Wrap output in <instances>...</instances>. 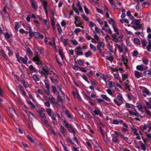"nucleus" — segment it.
Returning a JSON list of instances; mask_svg holds the SVG:
<instances>
[{
    "label": "nucleus",
    "mask_w": 151,
    "mask_h": 151,
    "mask_svg": "<svg viewBox=\"0 0 151 151\" xmlns=\"http://www.w3.org/2000/svg\"><path fill=\"white\" fill-rule=\"evenodd\" d=\"M114 45L116 47H117L120 52H124L125 54L127 52V49L123 44H122L121 45H120L116 43Z\"/></svg>",
    "instance_id": "f257e3e1"
},
{
    "label": "nucleus",
    "mask_w": 151,
    "mask_h": 151,
    "mask_svg": "<svg viewBox=\"0 0 151 151\" xmlns=\"http://www.w3.org/2000/svg\"><path fill=\"white\" fill-rule=\"evenodd\" d=\"M147 39L148 42L146 48L148 52H150L151 51V34H148Z\"/></svg>",
    "instance_id": "f03ea898"
},
{
    "label": "nucleus",
    "mask_w": 151,
    "mask_h": 151,
    "mask_svg": "<svg viewBox=\"0 0 151 151\" xmlns=\"http://www.w3.org/2000/svg\"><path fill=\"white\" fill-rule=\"evenodd\" d=\"M57 93L58 95L57 98L58 101L63 103V99L65 98V95L64 93L61 91L57 92Z\"/></svg>",
    "instance_id": "7ed1b4c3"
},
{
    "label": "nucleus",
    "mask_w": 151,
    "mask_h": 151,
    "mask_svg": "<svg viewBox=\"0 0 151 151\" xmlns=\"http://www.w3.org/2000/svg\"><path fill=\"white\" fill-rule=\"evenodd\" d=\"M136 69L139 71H142L146 70L148 69V67L147 65H144L143 64L138 65L136 67Z\"/></svg>",
    "instance_id": "20e7f679"
},
{
    "label": "nucleus",
    "mask_w": 151,
    "mask_h": 151,
    "mask_svg": "<svg viewBox=\"0 0 151 151\" xmlns=\"http://www.w3.org/2000/svg\"><path fill=\"white\" fill-rule=\"evenodd\" d=\"M82 48L80 46L77 47L75 49V52L78 56L82 55H83V52L81 50Z\"/></svg>",
    "instance_id": "39448f33"
},
{
    "label": "nucleus",
    "mask_w": 151,
    "mask_h": 151,
    "mask_svg": "<svg viewBox=\"0 0 151 151\" xmlns=\"http://www.w3.org/2000/svg\"><path fill=\"white\" fill-rule=\"evenodd\" d=\"M33 60L37 65H40L42 64V62L39 57L37 55L34 57Z\"/></svg>",
    "instance_id": "423d86ee"
},
{
    "label": "nucleus",
    "mask_w": 151,
    "mask_h": 151,
    "mask_svg": "<svg viewBox=\"0 0 151 151\" xmlns=\"http://www.w3.org/2000/svg\"><path fill=\"white\" fill-rule=\"evenodd\" d=\"M127 110L129 111V114L131 115H134L137 117H138L140 116L139 114L138 113L136 110H135V112L130 110L128 109H127Z\"/></svg>",
    "instance_id": "0eeeda50"
},
{
    "label": "nucleus",
    "mask_w": 151,
    "mask_h": 151,
    "mask_svg": "<svg viewBox=\"0 0 151 151\" xmlns=\"http://www.w3.org/2000/svg\"><path fill=\"white\" fill-rule=\"evenodd\" d=\"M134 74L136 77L137 78H140L143 77V74L141 72H139L137 70H135L134 71Z\"/></svg>",
    "instance_id": "6e6552de"
},
{
    "label": "nucleus",
    "mask_w": 151,
    "mask_h": 151,
    "mask_svg": "<svg viewBox=\"0 0 151 151\" xmlns=\"http://www.w3.org/2000/svg\"><path fill=\"white\" fill-rule=\"evenodd\" d=\"M33 36L36 38H38L39 37H40L42 39L44 38V36L39 32H35L33 33Z\"/></svg>",
    "instance_id": "1a4fd4ad"
},
{
    "label": "nucleus",
    "mask_w": 151,
    "mask_h": 151,
    "mask_svg": "<svg viewBox=\"0 0 151 151\" xmlns=\"http://www.w3.org/2000/svg\"><path fill=\"white\" fill-rule=\"evenodd\" d=\"M142 92L143 93V95L144 96H146V94L148 96H150L151 93L147 89L145 88H144V89L142 90Z\"/></svg>",
    "instance_id": "9d476101"
},
{
    "label": "nucleus",
    "mask_w": 151,
    "mask_h": 151,
    "mask_svg": "<svg viewBox=\"0 0 151 151\" xmlns=\"http://www.w3.org/2000/svg\"><path fill=\"white\" fill-rule=\"evenodd\" d=\"M75 21L74 22V23L76 25L77 27L80 26V25L82 23V22L78 20V18L77 17H75Z\"/></svg>",
    "instance_id": "9b49d317"
},
{
    "label": "nucleus",
    "mask_w": 151,
    "mask_h": 151,
    "mask_svg": "<svg viewBox=\"0 0 151 151\" xmlns=\"http://www.w3.org/2000/svg\"><path fill=\"white\" fill-rule=\"evenodd\" d=\"M143 74L145 77L147 78H149L151 76V72L149 70H147L144 71Z\"/></svg>",
    "instance_id": "f8f14e48"
},
{
    "label": "nucleus",
    "mask_w": 151,
    "mask_h": 151,
    "mask_svg": "<svg viewBox=\"0 0 151 151\" xmlns=\"http://www.w3.org/2000/svg\"><path fill=\"white\" fill-rule=\"evenodd\" d=\"M122 60L123 62L124 63V64L126 66H127V62L128 61L127 59L125 58V55H123L122 56Z\"/></svg>",
    "instance_id": "ddd939ff"
},
{
    "label": "nucleus",
    "mask_w": 151,
    "mask_h": 151,
    "mask_svg": "<svg viewBox=\"0 0 151 151\" xmlns=\"http://www.w3.org/2000/svg\"><path fill=\"white\" fill-rule=\"evenodd\" d=\"M141 42L143 48L145 49L147 44L146 40L145 39H142L141 40Z\"/></svg>",
    "instance_id": "4468645a"
},
{
    "label": "nucleus",
    "mask_w": 151,
    "mask_h": 151,
    "mask_svg": "<svg viewBox=\"0 0 151 151\" xmlns=\"http://www.w3.org/2000/svg\"><path fill=\"white\" fill-rule=\"evenodd\" d=\"M48 100L50 101V102L54 104H56V103L55 102V99L52 96H50Z\"/></svg>",
    "instance_id": "2eb2a0df"
},
{
    "label": "nucleus",
    "mask_w": 151,
    "mask_h": 151,
    "mask_svg": "<svg viewBox=\"0 0 151 151\" xmlns=\"http://www.w3.org/2000/svg\"><path fill=\"white\" fill-rule=\"evenodd\" d=\"M50 116L51 117V118L52 120L55 121H56L57 120V119L56 118V116H57L59 117H60V116L59 114H57L56 115L54 113H52V114L51 115V116Z\"/></svg>",
    "instance_id": "dca6fc26"
},
{
    "label": "nucleus",
    "mask_w": 151,
    "mask_h": 151,
    "mask_svg": "<svg viewBox=\"0 0 151 151\" xmlns=\"http://www.w3.org/2000/svg\"><path fill=\"white\" fill-rule=\"evenodd\" d=\"M68 131L70 133H73V135H75V134L76 133V129L73 127L72 126L68 129Z\"/></svg>",
    "instance_id": "f3484780"
},
{
    "label": "nucleus",
    "mask_w": 151,
    "mask_h": 151,
    "mask_svg": "<svg viewBox=\"0 0 151 151\" xmlns=\"http://www.w3.org/2000/svg\"><path fill=\"white\" fill-rule=\"evenodd\" d=\"M133 42L134 43L137 45H140L141 44V42L139 39L134 38L133 39Z\"/></svg>",
    "instance_id": "a211bd4d"
},
{
    "label": "nucleus",
    "mask_w": 151,
    "mask_h": 151,
    "mask_svg": "<svg viewBox=\"0 0 151 151\" xmlns=\"http://www.w3.org/2000/svg\"><path fill=\"white\" fill-rule=\"evenodd\" d=\"M20 59H21V61H22L23 63L24 64H26L27 63L28 58L26 56H25L24 58L21 57Z\"/></svg>",
    "instance_id": "6ab92c4d"
},
{
    "label": "nucleus",
    "mask_w": 151,
    "mask_h": 151,
    "mask_svg": "<svg viewBox=\"0 0 151 151\" xmlns=\"http://www.w3.org/2000/svg\"><path fill=\"white\" fill-rule=\"evenodd\" d=\"M116 98L117 99H118L120 101L122 102L123 100V99L122 95L120 93H119L116 96Z\"/></svg>",
    "instance_id": "aec40b11"
},
{
    "label": "nucleus",
    "mask_w": 151,
    "mask_h": 151,
    "mask_svg": "<svg viewBox=\"0 0 151 151\" xmlns=\"http://www.w3.org/2000/svg\"><path fill=\"white\" fill-rule=\"evenodd\" d=\"M59 53L62 59L63 60L65 58L64 55L63 54V52L62 50L61 49H60L59 50Z\"/></svg>",
    "instance_id": "412c9836"
},
{
    "label": "nucleus",
    "mask_w": 151,
    "mask_h": 151,
    "mask_svg": "<svg viewBox=\"0 0 151 151\" xmlns=\"http://www.w3.org/2000/svg\"><path fill=\"white\" fill-rule=\"evenodd\" d=\"M31 6L33 8L35 9H37V5L33 1H31Z\"/></svg>",
    "instance_id": "4be33fe9"
},
{
    "label": "nucleus",
    "mask_w": 151,
    "mask_h": 151,
    "mask_svg": "<svg viewBox=\"0 0 151 151\" xmlns=\"http://www.w3.org/2000/svg\"><path fill=\"white\" fill-rule=\"evenodd\" d=\"M142 61L143 63L145 64L144 65H147L148 64V61L147 59L145 58H142Z\"/></svg>",
    "instance_id": "5701e85b"
},
{
    "label": "nucleus",
    "mask_w": 151,
    "mask_h": 151,
    "mask_svg": "<svg viewBox=\"0 0 151 151\" xmlns=\"http://www.w3.org/2000/svg\"><path fill=\"white\" fill-rule=\"evenodd\" d=\"M60 131L61 132L63 135H64L65 133L66 132V130L62 125H61L60 126Z\"/></svg>",
    "instance_id": "b1692460"
},
{
    "label": "nucleus",
    "mask_w": 151,
    "mask_h": 151,
    "mask_svg": "<svg viewBox=\"0 0 151 151\" xmlns=\"http://www.w3.org/2000/svg\"><path fill=\"white\" fill-rule=\"evenodd\" d=\"M124 85L125 88L127 89H128L129 90V82L128 80H127L124 82Z\"/></svg>",
    "instance_id": "393cba45"
},
{
    "label": "nucleus",
    "mask_w": 151,
    "mask_h": 151,
    "mask_svg": "<svg viewBox=\"0 0 151 151\" xmlns=\"http://www.w3.org/2000/svg\"><path fill=\"white\" fill-rule=\"evenodd\" d=\"M27 103L30 105L31 107L32 108L35 109L36 108L35 106L33 104V103L30 101H27Z\"/></svg>",
    "instance_id": "a878e982"
},
{
    "label": "nucleus",
    "mask_w": 151,
    "mask_h": 151,
    "mask_svg": "<svg viewBox=\"0 0 151 151\" xmlns=\"http://www.w3.org/2000/svg\"><path fill=\"white\" fill-rule=\"evenodd\" d=\"M72 8L73 10L75 11V13L78 15H79V12L77 9V8L76 7V6L74 5H73L72 6Z\"/></svg>",
    "instance_id": "bb28decb"
},
{
    "label": "nucleus",
    "mask_w": 151,
    "mask_h": 151,
    "mask_svg": "<svg viewBox=\"0 0 151 151\" xmlns=\"http://www.w3.org/2000/svg\"><path fill=\"white\" fill-rule=\"evenodd\" d=\"M77 6L79 9V10L80 12H83V9L82 8L81 4L80 3L79 1L78 2L77 4Z\"/></svg>",
    "instance_id": "cd10ccee"
},
{
    "label": "nucleus",
    "mask_w": 151,
    "mask_h": 151,
    "mask_svg": "<svg viewBox=\"0 0 151 151\" xmlns=\"http://www.w3.org/2000/svg\"><path fill=\"white\" fill-rule=\"evenodd\" d=\"M93 72L92 70H90L88 73H87V75L91 78H92L91 76L93 75Z\"/></svg>",
    "instance_id": "c85d7f7f"
},
{
    "label": "nucleus",
    "mask_w": 151,
    "mask_h": 151,
    "mask_svg": "<svg viewBox=\"0 0 151 151\" xmlns=\"http://www.w3.org/2000/svg\"><path fill=\"white\" fill-rule=\"evenodd\" d=\"M120 21L122 24L124 23L128 24L129 22V20L127 19H120Z\"/></svg>",
    "instance_id": "c756f323"
},
{
    "label": "nucleus",
    "mask_w": 151,
    "mask_h": 151,
    "mask_svg": "<svg viewBox=\"0 0 151 151\" xmlns=\"http://www.w3.org/2000/svg\"><path fill=\"white\" fill-rule=\"evenodd\" d=\"M46 111L47 113L48 114L49 116H51V115L52 114V110L50 109H46Z\"/></svg>",
    "instance_id": "7c9ffc66"
},
{
    "label": "nucleus",
    "mask_w": 151,
    "mask_h": 151,
    "mask_svg": "<svg viewBox=\"0 0 151 151\" xmlns=\"http://www.w3.org/2000/svg\"><path fill=\"white\" fill-rule=\"evenodd\" d=\"M124 32L127 35H131L132 34V32L131 31H128L126 28H124Z\"/></svg>",
    "instance_id": "2f4dec72"
},
{
    "label": "nucleus",
    "mask_w": 151,
    "mask_h": 151,
    "mask_svg": "<svg viewBox=\"0 0 151 151\" xmlns=\"http://www.w3.org/2000/svg\"><path fill=\"white\" fill-rule=\"evenodd\" d=\"M29 69L31 71H32V72H36V69L34 68L32 65H31L29 66Z\"/></svg>",
    "instance_id": "473e14b6"
},
{
    "label": "nucleus",
    "mask_w": 151,
    "mask_h": 151,
    "mask_svg": "<svg viewBox=\"0 0 151 151\" xmlns=\"http://www.w3.org/2000/svg\"><path fill=\"white\" fill-rule=\"evenodd\" d=\"M113 27L114 32L116 33L117 35H119V33L118 32L119 29L116 27L115 26H113Z\"/></svg>",
    "instance_id": "72a5a7b5"
},
{
    "label": "nucleus",
    "mask_w": 151,
    "mask_h": 151,
    "mask_svg": "<svg viewBox=\"0 0 151 151\" xmlns=\"http://www.w3.org/2000/svg\"><path fill=\"white\" fill-rule=\"evenodd\" d=\"M141 19H135L134 21V23L137 26H141L140 25V22Z\"/></svg>",
    "instance_id": "f704fd0d"
},
{
    "label": "nucleus",
    "mask_w": 151,
    "mask_h": 151,
    "mask_svg": "<svg viewBox=\"0 0 151 151\" xmlns=\"http://www.w3.org/2000/svg\"><path fill=\"white\" fill-rule=\"evenodd\" d=\"M109 19L110 20L108 21L109 24H111L112 25V27H113V26H115L114 24L115 22L113 19L111 18H110Z\"/></svg>",
    "instance_id": "c9c22d12"
},
{
    "label": "nucleus",
    "mask_w": 151,
    "mask_h": 151,
    "mask_svg": "<svg viewBox=\"0 0 151 151\" xmlns=\"http://www.w3.org/2000/svg\"><path fill=\"white\" fill-rule=\"evenodd\" d=\"M136 107L139 110L142 109V107L141 104L138 102L136 103Z\"/></svg>",
    "instance_id": "e433bc0d"
},
{
    "label": "nucleus",
    "mask_w": 151,
    "mask_h": 151,
    "mask_svg": "<svg viewBox=\"0 0 151 151\" xmlns=\"http://www.w3.org/2000/svg\"><path fill=\"white\" fill-rule=\"evenodd\" d=\"M127 46L131 47L132 46V44L129 39H127L125 40Z\"/></svg>",
    "instance_id": "4c0bfd02"
},
{
    "label": "nucleus",
    "mask_w": 151,
    "mask_h": 151,
    "mask_svg": "<svg viewBox=\"0 0 151 151\" xmlns=\"http://www.w3.org/2000/svg\"><path fill=\"white\" fill-rule=\"evenodd\" d=\"M93 32L95 34H98L99 33V28L98 27L96 26L95 28V31H94Z\"/></svg>",
    "instance_id": "58836bf2"
},
{
    "label": "nucleus",
    "mask_w": 151,
    "mask_h": 151,
    "mask_svg": "<svg viewBox=\"0 0 151 151\" xmlns=\"http://www.w3.org/2000/svg\"><path fill=\"white\" fill-rule=\"evenodd\" d=\"M90 48L93 51H95L96 50V47L94 46L92 44H90Z\"/></svg>",
    "instance_id": "ea45409f"
},
{
    "label": "nucleus",
    "mask_w": 151,
    "mask_h": 151,
    "mask_svg": "<svg viewBox=\"0 0 151 151\" xmlns=\"http://www.w3.org/2000/svg\"><path fill=\"white\" fill-rule=\"evenodd\" d=\"M22 82H23V85L25 87L27 88L28 87L29 84L27 82H26L24 80H22Z\"/></svg>",
    "instance_id": "a19ab883"
},
{
    "label": "nucleus",
    "mask_w": 151,
    "mask_h": 151,
    "mask_svg": "<svg viewBox=\"0 0 151 151\" xmlns=\"http://www.w3.org/2000/svg\"><path fill=\"white\" fill-rule=\"evenodd\" d=\"M50 78L52 82L55 84H56L58 82V81H57L56 79H55L53 78H52L51 77H50Z\"/></svg>",
    "instance_id": "79ce46f5"
},
{
    "label": "nucleus",
    "mask_w": 151,
    "mask_h": 151,
    "mask_svg": "<svg viewBox=\"0 0 151 151\" xmlns=\"http://www.w3.org/2000/svg\"><path fill=\"white\" fill-rule=\"evenodd\" d=\"M26 113H27L29 117V120H30V118H31L30 115H32L33 116H34V114L30 111H27V112H26Z\"/></svg>",
    "instance_id": "37998d69"
},
{
    "label": "nucleus",
    "mask_w": 151,
    "mask_h": 151,
    "mask_svg": "<svg viewBox=\"0 0 151 151\" xmlns=\"http://www.w3.org/2000/svg\"><path fill=\"white\" fill-rule=\"evenodd\" d=\"M42 70L46 74H49V70L47 68L43 67H42Z\"/></svg>",
    "instance_id": "c03bdc74"
},
{
    "label": "nucleus",
    "mask_w": 151,
    "mask_h": 151,
    "mask_svg": "<svg viewBox=\"0 0 151 151\" xmlns=\"http://www.w3.org/2000/svg\"><path fill=\"white\" fill-rule=\"evenodd\" d=\"M57 29L58 30L59 32L60 33H61L62 30L61 27H60V24H57Z\"/></svg>",
    "instance_id": "a18cd8bd"
},
{
    "label": "nucleus",
    "mask_w": 151,
    "mask_h": 151,
    "mask_svg": "<svg viewBox=\"0 0 151 151\" xmlns=\"http://www.w3.org/2000/svg\"><path fill=\"white\" fill-rule=\"evenodd\" d=\"M91 52L89 51H88L85 53V55L86 57H88L91 56Z\"/></svg>",
    "instance_id": "49530a36"
},
{
    "label": "nucleus",
    "mask_w": 151,
    "mask_h": 151,
    "mask_svg": "<svg viewBox=\"0 0 151 151\" xmlns=\"http://www.w3.org/2000/svg\"><path fill=\"white\" fill-rule=\"evenodd\" d=\"M116 87L114 86H112L109 87V89H110L112 92H114L115 90Z\"/></svg>",
    "instance_id": "de8ad7c7"
},
{
    "label": "nucleus",
    "mask_w": 151,
    "mask_h": 151,
    "mask_svg": "<svg viewBox=\"0 0 151 151\" xmlns=\"http://www.w3.org/2000/svg\"><path fill=\"white\" fill-rule=\"evenodd\" d=\"M42 2V4L43 5L44 8H47V2L45 1H43Z\"/></svg>",
    "instance_id": "09e8293b"
},
{
    "label": "nucleus",
    "mask_w": 151,
    "mask_h": 151,
    "mask_svg": "<svg viewBox=\"0 0 151 151\" xmlns=\"http://www.w3.org/2000/svg\"><path fill=\"white\" fill-rule=\"evenodd\" d=\"M33 78L34 80L36 81H39V79L37 75H34L33 76Z\"/></svg>",
    "instance_id": "8fccbe9b"
},
{
    "label": "nucleus",
    "mask_w": 151,
    "mask_h": 151,
    "mask_svg": "<svg viewBox=\"0 0 151 151\" xmlns=\"http://www.w3.org/2000/svg\"><path fill=\"white\" fill-rule=\"evenodd\" d=\"M15 27L14 28L15 30H17L20 27L19 23L17 22H15L14 23Z\"/></svg>",
    "instance_id": "3c124183"
},
{
    "label": "nucleus",
    "mask_w": 151,
    "mask_h": 151,
    "mask_svg": "<svg viewBox=\"0 0 151 151\" xmlns=\"http://www.w3.org/2000/svg\"><path fill=\"white\" fill-rule=\"evenodd\" d=\"M82 78L88 83H90V82L88 80V78H87V77L85 75H83L82 76Z\"/></svg>",
    "instance_id": "603ef678"
},
{
    "label": "nucleus",
    "mask_w": 151,
    "mask_h": 151,
    "mask_svg": "<svg viewBox=\"0 0 151 151\" xmlns=\"http://www.w3.org/2000/svg\"><path fill=\"white\" fill-rule=\"evenodd\" d=\"M27 137L28 138L29 141H30L31 142H32L33 143H34V141L33 139L29 135H27Z\"/></svg>",
    "instance_id": "864d4df0"
},
{
    "label": "nucleus",
    "mask_w": 151,
    "mask_h": 151,
    "mask_svg": "<svg viewBox=\"0 0 151 151\" xmlns=\"http://www.w3.org/2000/svg\"><path fill=\"white\" fill-rule=\"evenodd\" d=\"M97 43L98 44V45H99V46H100L101 47H104L105 46V44L103 42H98Z\"/></svg>",
    "instance_id": "5fc2aeb1"
},
{
    "label": "nucleus",
    "mask_w": 151,
    "mask_h": 151,
    "mask_svg": "<svg viewBox=\"0 0 151 151\" xmlns=\"http://www.w3.org/2000/svg\"><path fill=\"white\" fill-rule=\"evenodd\" d=\"M114 101L115 103L116 104V105L118 106H119L122 104L121 103L118 102L116 99H114Z\"/></svg>",
    "instance_id": "6e6d98bb"
},
{
    "label": "nucleus",
    "mask_w": 151,
    "mask_h": 151,
    "mask_svg": "<svg viewBox=\"0 0 151 151\" xmlns=\"http://www.w3.org/2000/svg\"><path fill=\"white\" fill-rule=\"evenodd\" d=\"M70 41L74 45H78V42L75 40H70Z\"/></svg>",
    "instance_id": "4d7b16f0"
},
{
    "label": "nucleus",
    "mask_w": 151,
    "mask_h": 151,
    "mask_svg": "<svg viewBox=\"0 0 151 151\" xmlns=\"http://www.w3.org/2000/svg\"><path fill=\"white\" fill-rule=\"evenodd\" d=\"M89 24V26L91 27H92L96 26V24L92 22L91 21H89L88 22Z\"/></svg>",
    "instance_id": "13d9d810"
},
{
    "label": "nucleus",
    "mask_w": 151,
    "mask_h": 151,
    "mask_svg": "<svg viewBox=\"0 0 151 151\" xmlns=\"http://www.w3.org/2000/svg\"><path fill=\"white\" fill-rule=\"evenodd\" d=\"M65 113L67 115L68 117H69V118H71V115L68 110H66L65 111Z\"/></svg>",
    "instance_id": "bf43d9fd"
},
{
    "label": "nucleus",
    "mask_w": 151,
    "mask_h": 151,
    "mask_svg": "<svg viewBox=\"0 0 151 151\" xmlns=\"http://www.w3.org/2000/svg\"><path fill=\"white\" fill-rule=\"evenodd\" d=\"M4 14V18L6 20H9V15L8 14V13H6Z\"/></svg>",
    "instance_id": "052dcab7"
},
{
    "label": "nucleus",
    "mask_w": 151,
    "mask_h": 151,
    "mask_svg": "<svg viewBox=\"0 0 151 151\" xmlns=\"http://www.w3.org/2000/svg\"><path fill=\"white\" fill-rule=\"evenodd\" d=\"M81 29L79 28H76L74 31V32L76 34H78V33L80 32Z\"/></svg>",
    "instance_id": "680f3d73"
},
{
    "label": "nucleus",
    "mask_w": 151,
    "mask_h": 151,
    "mask_svg": "<svg viewBox=\"0 0 151 151\" xmlns=\"http://www.w3.org/2000/svg\"><path fill=\"white\" fill-rule=\"evenodd\" d=\"M96 20L99 22L100 25H102L103 24V22L100 18H97L96 19Z\"/></svg>",
    "instance_id": "e2e57ef3"
},
{
    "label": "nucleus",
    "mask_w": 151,
    "mask_h": 151,
    "mask_svg": "<svg viewBox=\"0 0 151 151\" xmlns=\"http://www.w3.org/2000/svg\"><path fill=\"white\" fill-rule=\"evenodd\" d=\"M101 96L103 99L108 101H109V98L106 95L103 94L101 95Z\"/></svg>",
    "instance_id": "0e129e2a"
},
{
    "label": "nucleus",
    "mask_w": 151,
    "mask_h": 151,
    "mask_svg": "<svg viewBox=\"0 0 151 151\" xmlns=\"http://www.w3.org/2000/svg\"><path fill=\"white\" fill-rule=\"evenodd\" d=\"M148 126L146 125H144L143 126H141V128L142 131L146 129L147 128Z\"/></svg>",
    "instance_id": "69168bd1"
},
{
    "label": "nucleus",
    "mask_w": 151,
    "mask_h": 151,
    "mask_svg": "<svg viewBox=\"0 0 151 151\" xmlns=\"http://www.w3.org/2000/svg\"><path fill=\"white\" fill-rule=\"evenodd\" d=\"M114 76L115 78L116 79H117L118 80H120V77L119 75V74L115 73V74H114Z\"/></svg>",
    "instance_id": "338daca9"
},
{
    "label": "nucleus",
    "mask_w": 151,
    "mask_h": 151,
    "mask_svg": "<svg viewBox=\"0 0 151 151\" xmlns=\"http://www.w3.org/2000/svg\"><path fill=\"white\" fill-rule=\"evenodd\" d=\"M122 79L123 81H125L127 78V77L125 74H123L122 75Z\"/></svg>",
    "instance_id": "774afa93"
}]
</instances>
